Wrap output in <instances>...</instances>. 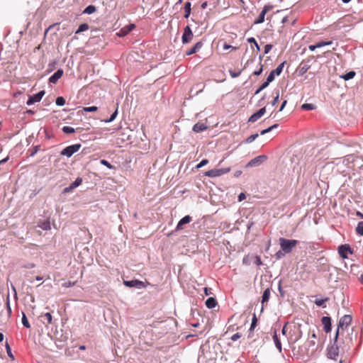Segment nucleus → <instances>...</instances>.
I'll return each mask as SVG.
<instances>
[{"instance_id": "f257e3e1", "label": "nucleus", "mask_w": 363, "mask_h": 363, "mask_svg": "<svg viewBox=\"0 0 363 363\" xmlns=\"http://www.w3.org/2000/svg\"><path fill=\"white\" fill-rule=\"evenodd\" d=\"M353 345L352 334L347 333L345 338L339 337V330H337L334 343L327 349V357L333 360H338L340 363L342 362V356L347 352Z\"/></svg>"}, {"instance_id": "f03ea898", "label": "nucleus", "mask_w": 363, "mask_h": 363, "mask_svg": "<svg viewBox=\"0 0 363 363\" xmlns=\"http://www.w3.org/2000/svg\"><path fill=\"white\" fill-rule=\"evenodd\" d=\"M279 240L281 250L286 254L290 253L298 244V240H288L280 238Z\"/></svg>"}, {"instance_id": "7ed1b4c3", "label": "nucleus", "mask_w": 363, "mask_h": 363, "mask_svg": "<svg viewBox=\"0 0 363 363\" xmlns=\"http://www.w3.org/2000/svg\"><path fill=\"white\" fill-rule=\"evenodd\" d=\"M352 322V316L350 315H345L342 316L338 323L339 330V336L341 335L342 338H345V336L347 335V333H349L348 331H345L344 328H347Z\"/></svg>"}, {"instance_id": "20e7f679", "label": "nucleus", "mask_w": 363, "mask_h": 363, "mask_svg": "<svg viewBox=\"0 0 363 363\" xmlns=\"http://www.w3.org/2000/svg\"><path fill=\"white\" fill-rule=\"evenodd\" d=\"M230 171V168H223V169H213L208 170L204 173V175L208 177H220Z\"/></svg>"}, {"instance_id": "39448f33", "label": "nucleus", "mask_w": 363, "mask_h": 363, "mask_svg": "<svg viewBox=\"0 0 363 363\" xmlns=\"http://www.w3.org/2000/svg\"><path fill=\"white\" fill-rule=\"evenodd\" d=\"M81 144H74L69 146L66 147L65 149H63L60 154L61 155L67 156V157H70L72 156L75 152L79 150L81 148Z\"/></svg>"}, {"instance_id": "423d86ee", "label": "nucleus", "mask_w": 363, "mask_h": 363, "mask_svg": "<svg viewBox=\"0 0 363 363\" xmlns=\"http://www.w3.org/2000/svg\"><path fill=\"white\" fill-rule=\"evenodd\" d=\"M194 34L193 32L189 27V26H187L184 29V33L182 37V41L183 44L189 43L193 39Z\"/></svg>"}, {"instance_id": "0eeeda50", "label": "nucleus", "mask_w": 363, "mask_h": 363, "mask_svg": "<svg viewBox=\"0 0 363 363\" xmlns=\"http://www.w3.org/2000/svg\"><path fill=\"white\" fill-rule=\"evenodd\" d=\"M44 94L45 91H40L38 94L30 96L26 102L27 105L30 106L33 104L34 103L40 101L42 99Z\"/></svg>"}, {"instance_id": "6e6552de", "label": "nucleus", "mask_w": 363, "mask_h": 363, "mask_svg": "<svg viewBox=\"0 0 363 363\" xmlns=\"http://www.w3.org/2000/svg\"><path fill=\"white\" fill-rule=\"evenodd\" d=\"M338 252L340 255L343 258H347V253H352L350 247L347 245H342L338 247Z\"/></svg>"}, {"instance_id": "1a4fd4ad", "label": "nucleus", "mask_w": 363, "mask_h": 363, "mask_svg": "<svg viewBox=\"0 0 363 363\" xmlns=\"http://www.w3.org/2000/svg\"><path fill=\"white\" fill-rule=\"evenodd\" d=\"M265 111H266L265 107L260 108L258 111H257L256 113H255L250 117L248 121L251 122V123H254V122L257 121L259 118H260L264 114Z\"/></svg>"}, {"instance_id": "9d476101", "label": "nucleus", "mask_w": 363, "mask_h": 363, "mask_svg": "<svg viewBox=\"0 0 363 363\" xmlns=\"http://www.w3.org/2000/svg\"><path fill=\"white\" fill-rule=\"evenodd\" d=\"M192 220V218L190 216H186L184 218H182L179 223H177V225L176 227V230H182L184 229L183 225L187 223H189Z\"/></svg>"}, {"instance_id": "9b49d317", "label": "nucleus", "mask_w": 363, "mask_h": 363, "mask_svg": "<svg viewBox=\"0 0 363 363\" xmlns=\"http://www.w3.org/2000/svg\"><path fill=\"white\" fill-rule=\"evenodd\" d=\"M270 6H265L259 13L258 18L255 21L254 23L259 24L263 23L264 21V16L266 13L270 10Z\"/></svg>"}, {"instance_id": "f8f14e48", "label": "nucleus", "mask_w": 363, "mask_h": 363, "mask_svg": "<svg viewBox=\"0 0 363 363\" xmlns=\"http://www.w3.org/2000/svg\"><path fill=\"white\" fill-rule=\"evenodd\" d=\"M266 159H267V157L264 155H260V156L256 157L255 158L252 159L251 161L249 162V163L247 164V166H250V167L257 166V165L262 164Z\"/></svg>"}, {"instance_id": "ddd939ff", "label": "nucleus", "mask_w": 363, "mask_h": 363, "mask_svg": "<svg viewBox=\"0 0 363 363\" xmlns=\"http://www.w3.org/2000/svg\"><path fill=\"white\" fill-rule=\"evenodd\" d=\"M322 324L325 333H329L331 330V319L330 317H323L321 319Z\"/></svg>"}, {"instance_id": "4468645a", "label": "nucleus", "mask_w": 363, "mask_h": 363, "mask_svg": "<svg viewBox=\"0 0 363 363\" xmlns=\"http://www.w3.org/2000/svg\"><path fill=\"white\" fill-rule=\"evenodd\" d=\"M62 74L63 70L62 69H58L50 77L49 82L52 84H56L57 82L62 77Z\"/></svg>"}, {"instance_id": "2eb2a0df", "label": "nucleus", "mask_w": 363, "mask_h": 363, "mask_svg": "<svg viewBox=\"0 0 363 363\" xmlns=\"http://www.w3.org/2000/svg\"><path fill=\"white\" fill-rule=\"evenodd\" d=\"M124 285L128 287H140L143 286V282L139 280H132V281H124Z\"/></svg>"}, {"instance_id": "dca6fc26", "label": "nucleus", "mask_w": 363, "mask_h": 363, "mask_svg": "<svg viewBox=\"0 0 363 363\" xmlns=\"http://www.w3.org/2000/svg\"><path fill=\"white\" fill-rule=\"evenodd\" d=\"M203 43L201 42L196 43L189 51L186 52V55H191L198 52L201 47Z\"/></svg>"}, {"instance_id": "f3484780", "label": "nucleus", "mask_w": 363, "mask_h": 363, "mask_svg": "<svg viewBox=\"0 0 363 363\" xmlns=\"http://www.w3.org/2000/svg\"><path fill=\"white\" fill-rule=\"evenodd\" d=\"M207 125L203 123H197L193 127V130L196 133H200L207 129Z\"/></svg>"}, {"instance_id": "a211bd4d", "label": "nucleus", "mask_w": 363, "mask_h": 363, "mask_svg": "<svg viewBox=\"0 0 363 363\" xmlns=\"http://www.w3.org/2000/svg\"><path fill=\"white\" fill-rule=\"evenodd\" d=\"M217 303L216 299L213 297L208 298L206 301V307L210 309L215 308Z\"/></svg>"}, {"instance_id": "6ab92c4d", "label": "nucleus", "mask_w": 363, "mask_h": 363, "mask_svg": "<svg viewBox=\"0 0 363 363\" xmlns=\"http://www.w3.org/2000/svg\"><path fill=\"white\" fill-rule=\"evenodd\" d=\"M41 318H45L46 320V323L43 322L44 324H45V326H48V325L51 324L52 322V316L50 313H45V314L42 315L40 316Z\"/></svg>"}, {"instance_id": "aec40b11", "label": "nucleus", "mask_w": 363, "mask_h": 363, "mask_svg": "<svg viewBox=\"0 0 363 363\" xmlns=\"http://www.w3.org/2000/svg\"><path fill=\"white\" fill-rule=\"evenodd\" d=\"M273 340L274 342L276 347L279 350V352H281V343L279 339L278 338L276 331H274V335H273Z\"/></svg>"}, {"instance_id": "412c9836", "label": "nucleus", "mask_w": 363, "mask_h": 363, "mask_svg": "<svg viewBox=\"0 0 363 363\" xmlns=\"http://www.w3.org/2000/svg\"><path fill=\"white\" fill-rule=\"evenodd\" d=\"M270 289H267L264 290L262 297V303H264V302H267L269 301V296H270Z\"/></svg>"}, {"instance_id": "4be33fe9", "label": "nucleus", "mask_w": 363, "mask_h": 363, "mask_svg": "<svg viewBox=\"0 0 363 363\" xmlns=\"http://www.w3.org/2000/svg\"><path fill=\"white\" fill-rule=\"evenodd\" d=\"M184 9L185 11L184 18H189L191 13V3L189 1L186 2L184 5Z\"/></svg>"}, {"instance_id": "5701e85b", "label": "nucleus", "mask_w": 363, "mask_h": 363, "mask_svg": "<svg viewBox=\"0 0 363 363\" xmlns=\"http://www.w3.org/2000/svg\"><path fill=\"white\" fill-rule=\"evenodd\" d=\"M96 9L95 6L89 5L83 11L84 13L91 14L96 11Z\"/></svg>"}, {"instance_id": "b1692460", "label": "nucleus", "mask_w": 363, "mask_h": 363, "mask_svg": "<svg viewBox=\"0 0 363 363\" xmlns=\"http://www.w3.org/2000/svg\"><path fill=\"white\" fill-rule=\"evenodd\" d=\"M356 73L354 71H350L347 72V74L342 75L341 77L344 79L345 80H349L352 79L355 76Z\"/></svg>"}, {"instance_id": "393cba45", "label": "nucleus", "mask_w": 363, "mask_h": 363, "mask_svg": "<svg viewBox=\"0 0 363 363\" xmlns=\"http://www.w3.org/2000/svg\"><path fill=\"white\" fill-rule=\"evenodd\" d=\"M82 183V179L78 177L76 180L70 184V189H75Z\"/></svg>"}, {"instance_id": "a878e982", "label": "nucleus", "mask_w": 363, "mask_h": 363, "mask_svg": "<svg viewBox=\"0 0 363 363\" xmlns=\"http://www.w3.org/2000/svg\"><path fill=\"white\" fill-rule=\"evenodd\" d=\"M88 29H89V25H88V24H86V23H82V24H81V25L79 26V28H78V29H77V30L76 31V33H76V34H78V33H81V32L86 31V30H87Z\"/></svg>"}, {"instance_id": "bb28decb", "label": "nucleus", "mask_w": 363, "mask_h": 363, "mask_svg": "<svg viewBox=\"0 0 363 363\" xmlns=\"http://www.w3.org/2000/svg\"><path fill=\"white\" fill-rule=\"evenodd\" d=\"M284 62L281 63L275 69L272 70V72H274L275 75H279L284 68Z\"/></svg>"}, {"instance_id": "cd10ccee", "label": "nucleus", "mask_w": 363, "mask_h": 363, "mask_svg": "<svg viewBox=\"0 0 363 363\" xmlns=\"http://www.w3.org/2000/svg\"><path fill=\"white\" fill-rule=\"evenodd\" d=\"M356 233L361 236L363 235V221H360L358 223L357 226L356 228Z\"/></svg>"}, {"instance_id": "c85d7f7f", "label": "nucleus", "mask_w": 363, "mask_h": 363, "mask_svg": "<svg viewBox=\"0 0 363 363\" xmlns=\"http://www.w3.org/2000/svg\"><path fill=\"white\" fill-rule=\"evenodd\" d=\"M6 310H7L8 318H10V317L11 315L12 310H11V306H10V300H9V296L6 298Z\"/></svg>"}, {"instance_id": "c756f323", "label": "nucleus", "mask_w": 363, "mask_h": 363, "mask_svg": "<svg viewBox=\"0 0 363 363\" xmlns=\"http://www.w3.org/2000/svg\"><path fill=\"white\" fill-rule=\"evenodd\" d=\"M22 324L27 328H30V325L28 323L26 315L23 312H22Z\"/></svg>"}, {"instance_id": "7c9ffc66", "label": "nucleus", "mask_w": 363, "mask_h": 363, "mask_svg": "<svg viewBox=\"0 0 363 363\" xmlns=\"http://www.w3.org/2000/svg\"><path fill=\"white\" fill-rule=\"evenodd\" d=\"M301 108L303 110L309 111L315 109V106L313 104H303L301 106Z\"/></svg>"}, {"instance_id": "2f4dec72", "label": "nucleus", "mask_w": 363, "mask_h": 363, "mask_svg": "<svg viewBox=\"0 0 363 363\" xmlns=\"http://www.w3.org/2000/svg\"><path fill=\"white\" fill-rule=\"evenodd\" d=\"M39 226L45 230H48L49 229H50V222L49 221H45V222H43L42 223H40L39 225Z\"/></svg>"}, {"instance_id": "473e14b6", "label": "nucleus", "mask_w": 363, "mask_h": 363, "mask_svg": "<svg viewBox=\"0 0 363 363\" xmlns=\"http://www.w3.org/2000/svg\"><path fill=\"white\" fill-rule=\"evenodd\" d=\"M62 131L65 133L69 134L75 132L74 129L70 126H64L62 128Z\"/></svg>"}, {"instance_id": "72a5a7b5", "label": "nucleus", "mask_w": 363, "mask_h": 363, "mask_svg": "<svg viewBox=\"0 0 363 363\" xmlns=\"http://www.w3.org/2000/svg\"><path fill=\"white\" fill-rule=\"evenodd\" d=\"M277 127H278V124H274V125H272V126L269 127L268 128H267V129H264V130H262V131H261V133H260V134H261V135H264V134H266V133H267L270 132V131H271L272 130H273L274 128H277Z\"/></svg>"}, {"instance_id": "f704fd0d", "label": "nucleus", "mask_w": 363, "mask_h": 363, "mask_svg": "<svg viewBox=\"0 0 363 363\" xmlns=\"http://www.w3.org/2000/svg\"><path fill=\"white\" fill-rule=\"evenodd\" d=\"M6 349L8 356L11 359V360H14V356L13 355L11 347L7 342L6 344Z\"/></svg>"}, {"instance_id": "c9c22d12", "label": "nucleus", "mask_w": 363, "mask_h": 363, "mask_svg": "<svg viewBox=\"0 0 363 363\" xmlns=\"http://www.w3.org/2000/svg\"><path fill=\"white\" fill-rule=\"evenodd\" d=\"M55 103L57 106H63L65 104V99L62 96H58Z\"/></svg>"}, {"instance_id": "e433bc0d", "label": "nucleus", "mask_w": 363, "mask_h": 363, "mask_svg": "<svg viewBox=\"0 0 363 363\" xmlns=\"http://www.w3.org/2000/svg\"><path fill=\"white\" fill-rule=\"evenodd\" d=\"M247 41L250 43H253V45H255L256 48H257V51H259L260 50V48L259 46V45L257 44L256 40L254 38H250L247 39Z\"/></svg>"}, {"instance_id": "4c0bfd02", "label": "nucleus", "mask_w": 363, "mask_h": 363, "mask_svg": "<svg viewBox=\"0 0 363 363\" xmlns=\"http://www.w3.org/2000/svg\"><path fill=\"white\" fill-rule=\"evenodd\" d=\"M258 137V134L256 133V134H253V135H250L247 139H246V143H252Z\"/></svg>"}, {"instance_id": "58836bf2", "label": "nucleus", "mask_w": 363, "mask_h": 363, "mask_svg": "<svg viewBox=\"0 0 363 363\" xmlns=\"http://www.w3.org/2000/svg\"><path fill=\"white\" fill-rule=\"evenodd\" d=\"M97 110H98V107L94 106L84 108V111L86 112H94V111H96Z\"/></svg>"}, {"instance_id": "ea45409f", "label": "nucleus", "mask_w": 363, "mask_h": 363, "mask_svg": "<svg viewBox=\"0 0 363 363\" xmlns=\"http://www.w3.org/2000/svg\"><path fill=\"white\" fill-rule=\"evenodd\" d=\"M333 43L332 41H321L316 43L318 48H321L325 45H329Z\"/></svg>"}, {"instance_id": "a19ab883", "label": "nucleus", "mask_w": 363, "mask_h": 363, "mask_svg": "<svg viewBox=\"0 0 363 363\" xmlns=\"http://www.w3.org/2000/svg\"><path fill=\"white\" fill-rule=\"evenodd\" d=\"M328 300V298H325V299H317L315 301V303L318 306H323L325 307V306H323L324 303L325 301H327Z\"/></svg>"}, {"instance_id": "79ce46f5", "label": "nucleus", "mask_w": 363, "mask_h": 363, "mask_svg": "<svg viewBox=\"0 0 363 363\" xmlns=\"http://www.w3.org/2000/svg\"><path fill=\"white\" fill-rule=\"evenodd\" d=\"M100 163L107 167L108 169H113V166L106 160H101Z\"/></svg>"}, {"instance_id": "37998d69", "label": "nucleus", "mask_w": 363, "mask_h": 363, "mask_svg": "<svg viewBox=\"0 0 363 363\" xmlns=\"http://www.w3.org/2000/svg\"><path fill=\"white\" fill-rule=\"evenodd\" d=\"M269 82H268L267 80L266 82H264L261 86L256 91L255 94H258L262 90H263L264 89H265L268 85H269Z\"/></svg>"}, {"instance_id": "c03bdc74", "label": "nucleus", "mask_w": 363, "mask_h": 363, "mask_svg": "<svg viewBox=\"0 0 363 363\" xmlns=\"http://www.w3.org/2000/svg\"><path fill=\"white\" fill-rule=\"evenodd\" d=\"M208 163V160L206 159H204V160H201V162L196 165V168L200 169V168L203 167V166H205L206 164H207Z\"/></svg>"}, {"instance_id": "a18cd8bd", "label": "nucleus", "mask_w": 363, "mask_h": 363, "mask_svg": "<svg viewBox=\"0 0 363 363\" xmlns=\"http://www.w3.org/2000/svg\"><path fill=\"white\" fill-rule=\"evenodd\" d=\"M117 114H118V110L116 109L113 112V113L111 116L110 118L107 119V120H105L104 121L106 123H110V122L113 121L116 118V117L117 116Z\"/></svg>"}, {"instance_id": "49530a36", "label": "nucleus", "mask_w": 363, "mask_h": 363, "mask_svg": "<svg viewBox=\"0 0 363 363\" xmlns=\"http://www.w3.org/2000/svg\"><path fill=\"white\" fill-rule=\"evenodd\" d=\"M229 73H230V75L231 76V77L233 78H236L238 77H239L241 74V70L238 71V72H234V71H232V70H229Z\"/></svg>"}, {"instance_id": "de8ad7c7", "label": "nucleus", "mask_w": 363, "mask_h": 363, "mask_svg": "<svg viewBox=\"0 0 363 363\" xmlns=\"http://www.w3.org/2000/svg\"><path fill=\"white\" fill-rule=\"evenodd\" d=\"M257 317H256L255 315H254L253 318H252V320L250 330H253L255 328V327L257 325Z\"/></svg>"}, {"instance_id": "09e8293b", "label": "nucleus", "mask_w": 363, "mask_h": 363, "mask_svg": "<svg viewBox=\"0 0 363 363\" xmlns=\"http://www.w3.org/2000/svg\"><path fill=\"white\" fill-rule=\"evenodd\" d=\"M274 72H271L267 78V81L269 83L272 82L274 79Z\"/></svg>"}, {"instance_id": "8fccbe9b", "label": "nucleus", "mask_w": 363, "mask_h": 363, "mask_svg": "<svg viewBox=\"0 0 363 363\" xmlns=\"http://www.w3.org/2000/svg\"><path fill=\"white\" fill-rule=\"evenodd\" d=\"M223 49H224V50L232 49L233 50H237L238 48H236V47H233V46H232V45H228V44L225 43V44L223 45Z\"/></svg>"}, {"instance_id": "3c124183", "label": "nucleus", "mask_w": 363, "mask_h": 363, "mask_svg": "<svg viewBox=\"0 0 363 363\" xmlns=\"http://www.w3.org/2000/svg\"><path fill=\"white\" fill-rule=\"evenodd\" d=\"M241 334L240 333H236L235 334H234L232 337H231V340L233 341H236L237 340H238L239 338L241 337Z\"/></svg>"}, {"instance_id": "603ef678", "label": "nucleus", "mask_w": 363, "mask_h": 363, "mask_svg": "<svg viewBox=\"0 0 363 363\" xmlns=\"http://www.w3.org/2000/svg\"><path fill=\"white\" fill-rule=\"evenodd\" d=\"M272 45H270V44H267L264 46V53L265 54H267L270 52V50H272Z\"/></svg>"}, {"instance_id": "864d4df0", "label": "nucleus", "mask_w": 363, "mask_h": 363, "mask_svg": "<svg viewBox=\"0 0 363 363\" xmlns=\"http://www.w3.org/2000/svg\"><path fill=\"white\" fill-rule=\"evenodd\" d=\"M74 284H75V282H72V281H69L63 284V286L65 288H68V287L73 286Z\"/></svg>"}, {"instance_id": "5fc2aeb1", "label": "nucleus", "mask_w": 363, "mask_h": 363, "mask_svg": "<svg viewBox=\"0 0 363 363\" xmlns=\"http://www.w3.org/2000/svg\"><path fill=\"white\" fill-rule=\"evenodd\" d=\"M255 264L257 266H261L262 264V262L261 258H260L259 256H256L255 257Z\"/></svg>"}, {"instance_id": "6e6d98bb", "label": "nucleus", "mask_w": 363, "mask_h": 363, "mask_svg": "<svg viewBox=\"0 0 363 363\" xmlns=\"http://www.w3.org/2000/svg\"><path fill=\"white\" fill-rule=\"evenodd\" d=\"M279 101V93H277V96L274 97V100L272 102V106H275Z\"/></svg>"}, {"instance_id": "4d7b16f0", "label": "nucleus", "mask_w": 363, "mask_h": 363, "mask_svg": "<svg viewBox=\"0 0 363 363\" xmlns=\"http://www.w3.org/2000/svg\"><path fill=\"white\" fill-rule=\"evenodd\" d=\"M246 198V196L244 193H240L238 196V201H243L244 199H245Z\"/></svg>"}, {"instance_id": "13d9d810", "label": "nucleus", "mask_w": 363, "mask_h": 363, "mask_svg": "<svg viewBox=\"0 0 363 363\" xmlns=\"http://www.w3.org/2000/svg\"><path fill=\"white\" fill-rule=\"evenodd\" d=\"M262 72V65L261 66V67L259 69V70L257 71H255L253 72V74L255 75V76H258L259 74H261V73Z\"/></svg>"}, {"instance_id": "bf43d9fd", "label": "nucleus", "mask_w": 363, "mask_h": 363, "mask_svg": "<svg viewBox=\"0 0 363 363\" xmlns=\"http://www.w3.org/2000/svg\"><path fill=\"white\" fill-rule=\"evenodd\" d=\"M286 104H287V101H286V100H284V101L282 102L281 106V107H280V108H279V111H282L284 110V108L285 106L286 105Z\"/></svg>"}, {"instance_id": "052dcab7", "label": "nucleus", "mask_w": 363, "mask_h": 363, "mask_svg": "<svg viewBox=\"0 0 363 363\" xmlns=\"http://www.w3.org/2000/svg\"><path fill=\"white\" fill-rule=\"evenodd\" d=\"M316 48H318V46L317 45H311L308 46V49L311 50V51H314Z\"/></svg>"}, {"instance_id": "680f3d73", "label": "nucleus", "mask_w": 363, "mask_h": 363, "mask_svg": "<svg viewBox=\"0 0 363 363\" xmlns=\"http://www.w3.org/2000/svg\"><path fill=\"white\" fill-rule=\"evenodd\" d=\"M287 323L284 325L283 328H282V334L283 335H286V327H287Z\"/></svg>"}, {"instance_id": "e2e57ef3", "label": "nucleus", "mask_w": 363, "mask_h": 363, "mask_svg": "<svg viewBox=\"0 0 363 363\" xmlns=\"http://www.w3.org/2000/svg\"><path fill=\"white\" fill-rule=\"evenodd\" d=\"M204 293L206 296L209 295L211 294L210 289L206 287L204 288Z\"/></svg>"}, {"instance_id": "0e129e2a", "label": "nucleus", "mask_w": 363, "mask_h": 363, "mask_svg": "<svg viewBox=\"0 0 363 363\" xmlns=\"http://www.w3.org/2000/svg\"><path fill=\"white\" fill-rule=\"evenodd\" d=\"M73 189H70V185L68 186V187H66L65 189H64V192H69L70 191H72Z\"/></svg>"}, {"instance_id": "69168bd1", "label": "nucleus", "mask_w": 363, "mask_h": 363, "mask_svg": "<svg viewBox=\"0 0 363 363\" xmlns=\"http://www.w3.org/2000/svg\"><path fill=\"white\" fill-rule=\"evenodd\" d=\"M129 27H130V28H128V30L125 33H127L128 32L130 31L133 28H135V25H133V24H130V25L129 26Z\"/></svg>"}, {"instance_id": "338daca9", "label": "nucleus", "mask_w": 363, "mask_h": 363, "mask_svg": "<svg viewBox=\"0 0 363 363\" xmlns=\"http://www.w3.org/2000/svg\"><path fill=\"white\" fill-rule=\"evenodd\" d=\"M356 214L357 216H359L360 218H363V214L362 213H360L359 211H357Z\"/></svg>"}, {"instance_id": "774afa93", "label": "nucleus", "mask_w": 363, "mask_h": 363, "mask_svg": "<svg viewBox=\"0 0 363 363\" xmlns=\"http://www.w3.org/2000/svg\"><path fill=\"white\" fill-rule=\"evenodd\" d=\"M359 281L363 284V275H361V277H359Z\"/></svg>"}]
</instances>
